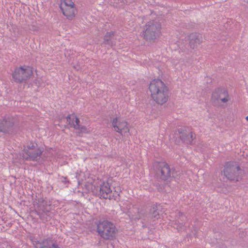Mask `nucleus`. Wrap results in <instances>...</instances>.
I'll use <instances>...</instances> for the list:
<instances>
[{
  "mask_svg": "<svg viewBox=\"0 0 248 248\" xmlns=\"http://www.w3.org/2000/svg\"><path fill=\"white\" fill-rule=\"evenodd\" d=\"M153 99L158 104L166 103L169 98V90L164 83L159 79L152 80L149 87Z\"/></svg>",
  "mask_w": 248,
  "mask_h": 248,
  "instance_id": "nucleus-1",
  "label": "nucleus"
},
{
  "mask_svg": "<svg viewBox=\"0 0 248 248\" xmlns=\"http://www.w3.org/2000/svg\"><path fill=\"white\" fill-rule=\"evenodd\" d=\"M116 232L115 226L110 221H100L97 224V232L102 238L105 240L112 239Z\"/></svg>",
  "mask_w": 248,
  "mask_h": 248,
  "instance_id": "nucleus-2",
  "label": "nucleus"
},
{
  "mask_svg": "<svg viewBox=\"0 0 248 248\" xmlns=\"http://www.w3.org/2000/svg\"><path fill=\"white\" fill-rule=\"evenodd\" d=\"M242 170L238 164L234 162H227L224 166L223 174L226 178L231 181H238L241 178Z\"/></svg>",
  "mask_w": 248,
  "mask_h": 248,
  "instance_id": "nucleus-3",
  "label": "nucleus"
},
{
  "mask_svg": "<svg viewBox=\"0 0 248 248\" xmlns=\"http://www.w3.org/2000/svg\"><path fill=\"white\" fill-rule=\"evenodd\" d=\"M153 168L156 177L162 180L167 181L171 176L175 178L173 170L165 162H156L154 163Z\"/></svg>",
  "mask_w": 248,
  "mask_h": 248,
  "instance_id": "nucleus-4",
  "label": "nucleus"
},
{
  "mask_svg": "<svg viewBox=\"0 0 248 248\" xmlns=\"http://www.w3.org/2000/svg\"><path fill=\"white\" fill-rule=\"evenodd\" d=\"M161 25L155 21H150L145 26L142 35L147 41L154 42L160 34Z\"/></svg>",
  "mask_w": 248,
  "mask_h": 248,
  "instance_id": "nucleus-5",
  "label": "nucleus"
},
{
  "mask_svg": "<svg viewBox=\"0 0 248 248\" xmlns=\"http://www.w3.org/2000/svg\"><path fill=\"white\" fill-rule=\"evenodd\" d=\"M33 75L32 68L25 65L16 68L12 73V79L15 82H25Z\"/></svg>",
  "mask_w": 248,
  "mask_h": 248,
  "instance_id": "nucleus-6",
  "label": "nucleus"
},
{
  "mask_svg": "<svg viewBox=\"0 0 248 248\" xmlns=\"http://www.w3.org/2000/svg\"><path fill=\"white\" fill-rule=\"evenodd\" d=\"M43 152V150L36 143L31 142L27 146V149L25 150V154H23V158L26 160H37Z\"/></svg>",
  "mask_w": 248,
  "mask_h": 248,
  "instance_id": "nucleus-7",
  "label": "nucleus"
},
{
  "mask_svg": "<svg viewBox=\"0 0 248 248\" xmlns=\"http://www.w3.org/2000/svg\"><path fill=\"white\" fill-rule=\"evenodd\" d=\"M63 15L68 19H72L75 16L77 9L72 0H64L60 4Z\"/></svg>",
  "mask_w": 248,
  "mask_h": 248,
  "instance_id": "nucleus-8",
  "label": "nucleus"
},
{
  "mask_svg": "<svg viewBox=\"0 0 248 248\" xmlns=\"http://www.w3.org/2000/svg\"><path fill=\"white\" fill-rule=\"evenodd\" d=\"M211 100L214 103H226L230 100L228 91L224 88H217L213 93Z\"/></svg>",
  "mask_w": 248,
  "mask_h": 248,
  "instance_id": "nucleus-9",
  "label": "nucleus"
},
{
  "mask_svg": "<svg viewBox=\"0 0 248 248\" xmlns=\"http://www.w3.org/2000/svg\"><path fill=\"white\" fill-rule=\"evenodd\" d=\"M112 125L114 130L123 135L124 134L129 132V128L127 123L120 118H114L112 122Z\"/></svg>",
  "mask_w": 248,
  "mask_h": 248,
  "instance_id": "nucleus-10",
  "label": "nucleus"
},
{
  "mask_svg": "<svg viewBox=\"0 0 248 248\" xmlns=\"http://www.w3.org/2000/svg\"><path fill=\"white\" fill-rule=\"evenodd\" d=\"M66 119L70 126L78 130L79 133H87L89 132L86 127L79 124V120L75 114L68 115L66 117Z\"/></svg>",
  "mask_w": 248,
  "mask_h": 248,
  "instance_id": "nucleus-11",
  "label": "nucleus"
},
{
  "mask_svg": "<svg viewBox=\"0 0 248 248\" xmlns=\"http://www.w3.org/2000/svg\"><path fill=\"white\" fill-rule=\"evenodd\" d=\"M15 119L13 117L7 116L0 121V131L4 133H10L13 131Z\"/></svg>",
  "mask_w": 248,
  "mask_h": 248,
  "instance_id": "nucleus-12",
  "label": "nucleus"
},
{
  "mask_svg": "<svg viewBox=\"0 0 248 248\" xmlns=\"http://www.w3.org/2000/svg\"><path fill=\"white\" fill-rule=\"evenodd\" d=\"M139 215L135 217V219H142L144 220L148 219V218H158L159 217V213L158 209V207L156 205H154L150 210V212L148 215H145V213L140 211L138 212Z\"/></svg>",
  "mask_w": 248,
  "mask_h": 248,
  "instance_id": "nucleus-13",
  "label": "nucleus"
},
{
  "mask_svg": "<svg viewBox=\"0 0 248 248\" xmlns=\"http://www.w3.org/2000/svg\"><path fill=\"white\" fill-rule=\"evenodd\" d=\"M175 134L177 135L182 141L187 144H191L195 137L192 132L183 129L182 128L178 129Z\"/></svg>",
  "mask_w": 248,
  "mask_h": 248,
  "instance_id": "nucleus-14",
  "label": "nucleus"
},
{
  "mask_svg": "<svg viewBox=\"0 0 248 248\" xmlns=\"http://www.w3.org/2000/svg\"><path fill=\"white\" fill-rule=\"evenodd\" d=\"M188 40L190 46L194 49L202 42V37L200 34L193 33L188 36Z\"/></svg>",
  "mask_w": 248,
  "mask_h": 248,
  "instance_id": "nucleus-15",
  "label": "nucleus"
},
{
  "mask_svg": "<svg viewBox=\"0 0 248 248\" xmlns=\"http://www.w3.org/2000/svg\"><path fill=\"white\" fill-rule=\"evenodd\" d=\"M39 248H59L56 241L51 238L43 240L39 243Z\"/></svg>",
  "mask_w": 248,
  "mask_h": 248,
  "instance_id": "nucleus-16",
  "label": "nucleus"
},
{
  "mask_svg": "<svg viewBox=\"0 0 248 248\" xmlns=\"http://www.w3.org/2000/svg\"><path fill=\"white\" fill-rule=\"evenodd\" d=\"M110 185L108 183H103L100 185L99 195L104 199H108V194L111 192Z\"/></svg>",
  "mask_w": 248,
  "mask_h": 248,
  "instance_id": "nucleus-17",
  "label": "nucleus"
},
{
  "mask_svg": "<svg viewBox=\"0 0 248 248\" xmlns=\"http://www.w3.org/2000/svg\"><path fill=\"white\" fill-rule=\"evenodd\" d=\"M186 217L185 215L182 213H179V218L175 221L174 224V227L176 228L178 231H182L185 229L184 226L185 224V221Z\"/></svg>",
  "mask_w": 248,
  "mask_h": 248,
  "instance_id": "nucleus-18",
  "label": "nucleus"
},
{
  "mask_svg": "<svg viewBox=\"0 0 248 248\" xmlns=\"http://www.w3.org/2000/svg\"><path fill=\"white\" fill-rule=\"evenodd\" d=\"M103 44L111 46L115 45L114 32H107L106 33L104 38Z\"/></svg>",
  "mask_w": 248,
  "mask_h": 248,
  "instance_id": "nucleus-19",
  "label": "nucleus"
},
{
  "mask_svg": "<svg viewBox=\"0 0 248 248\" xmlns=\"http://www.w3.org/2000/svg\"><path fill=\"white\" fill-rule=\"evenodd\" d=\"M36 213L43 221H47L51 218L50 212L48 210H43L42 212L36 211Z\"/></svg>",
  "mask_w": 248,
  "mask_h": 248,
  "instance_id": "nucleus-20",
  "label": "nucleus"
},
{
  "mask_svg": "<svg viewBox=\"0 0 248 248\" xmlns=\"http://www.w3.org/2000/svg\"><path fill=\"white\" fill-rule=\"evenodd\" d=\"M246 119L248 121V115L246 117Z\"/></svg>",
  "mask_w": 248,
  "mask_h": 248,
  "instance_id": "nucleus-21",
  "label": "nucleus"
}]
</instances>
